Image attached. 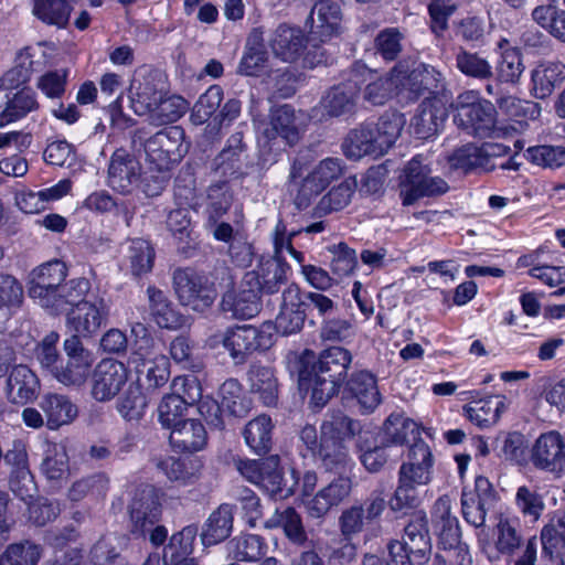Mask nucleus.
Masks as SVG:
<instances>
[{
  "label": "nucleus",
  "instance_id": "obj_1",
  "mask_svg": "<svg viewBox=\"0 0 565 565\" xmlns=\"http://www.w3.org/2000/svg\"><path fill=\"white\" fill-rule=\"evenodd\" d=\"M351 362L352 354L349 350L331 347L320 353L308 376L300 374V386L311 390V402L316 406H323L339 392L347 380Z\"/></svg>",
  "mask_w": 565,
  "mask_h": 565
},
{
  "label": "nucleus",
  "instance_id": "obj_2",
  "mask_svg": "<svg viewBox=\"0 0 565 565\" xmlns=\"http://www.w3.org/2000/svg\"><path fill=\"white\" fill-rule=\"evenodd\" d=\"M343 162L339 158H326L312 166L295 160L290 168L287 186L297 207L309 206L313 199L343 174Z\"/></svg>",
  "mask_w": 565,
  "mask_h": 565
},
{
  "label": "nucleus",
  "instance_id": "obj_3",
  "mask_svg": "<svg viewBox=\"0 0 565 565\" xmlns=\"http://www.w3.org/2000/svg\"><path fill=\"white\" fill-rule=\"evenodd\" d=\"M434 456L424 440L415 441L409 448L407 460L398 470V486L391 500L393 510L412 508L417 504L416 488L431 481Z\"/></svg>",
  "mask_w": 565,
  "mask_h": 565
},
{
  "label": "nucleus",
  "instance_id": "obj_4",
  "mask_svg": "<svg viewBox=\"0 0 565 565\" xmlns=\"http://www.w3.org/2000/svg\"><path fill=\"white\" fill-rule=\"evenodd\" d=\"M360 429V424L342 413H335L321 426L320 447L317 452L330 471H341L351 466L352 459L347 443Z\"/></svg>",
  "mask_w": 565,
  "mask_h": 565
},
{
  "label": "nucleus",
  "instance_id": "obj_5",
  "mask_svg": "<svg viewBox=\"0 0 565 565\" xmlns=\"http://www.w3.org/2000/svg\"><path fill=\"white\" fill-rule=\"evenodd\" d=\"M456 115L454 121L458 128L479 138H501L507 128L498 126L497 110L492 103L479 98L473 90L465 92L454 104Z\"/></svg>",
  "mask_w": 565,
  "mask_h": 565
},
{
  "label": "nucleus",
  "instance_id": "obj_6",
  "mask_svg": "<svg viewBox=\"0 0 565 565\" xmlns=\"http://www.w3.org/2000/svg\"><path fill=\"white\" fill-rule=\"evenodd\" d=\"M429 167L422 154L415 156L404 168L401 181L403 205H413L425 196L444 194L448 184L440 177H431Z\"/></svg>",
  "mask_w": 565,
  "mask_h": 565
},
{
  "label": "nucleus",
  "instance_id": "obj_7",
  "mask_svg": "<svg viewBox=\"0 0 565 565\" xmlns=\"http://www.w3.org/2000/svg\"><path fill=\"white\" fill-rule=\"evenodd\" d=\"M397 94L416 99L426 92L436 93L443 87L441 74L433 66L417 62H401L393 68Z\"/></svg>",
  "mask_w": 565,
  "mask_h": 565
},
{
  "label": "nucleus",
  "instance_id": "obj_8",
  "mask_svg": "<svg viewBox=\"0 0 565 565\" xmlns=\"http://www.w3.org/2000/svg\"><path fill=\"white\" fill-rule=\"evenodd\" d=\"M183 130L178 126L158 131L143 145L146 160L158 171L169 170L186 153Z\"/></svg>",
  "mask_w": 565,
  "mask_h": 565
},
{
  "label": "nucleus",
  "instance_id": "obj_9",
  "mask_svg": "<svg viewBox=\"0 0 565 565\" xmlns=\"http://www.w3.org/2000/svg\"><path fill=\"white\" fill-rule=\"evenodd\" d=\"M166 90V81L161 73L147 65L136 68L128 89L135 114L146 116L161 100Z\"/></svg>",
  "mask_w": 565,
  "mask_h": 565
},
{
  "label": "nucleus",
  "instance_id": "obj_10",
  "mask_svg": "<svg viewBox=\"0 0 565 565\" xmlns=\"http://www.w3.org/2000/svg\"><path fill=\"white\" fill-rule=\"evenodd\" d=\"M110 301L104 297H95L70 308L66 312V326L72 337L89 338L105 326L110 315Z\"/></svg>",
  "mask_w": 565,
  "mask_h": 565
},
{
  "label": "nucleus",
  "instance_id": "obj_11",
  "mask_svg": "<svg viewBox=\"0 0 565 565\" xmlns=\"http://www.w3.org/2000/svg\"><path fill=\"white\" fill-rule=\"evenodd\" d=\"M209 343L212 348L222 343L234 360L242 362L247 354L269 348L271 345V334L253 326H242L213 335Z\"/></svg>",
  "mask_w": 565,
  "mask_h": 565
},
{
  "label": "nucleus",
  "instance_id": "obj_12",
  "mask_svg": "<svg viewBox=\"0 0 565 565\" xmlns=\"http://www.w3.org/2000/svg\"><path fill=\"white\" fill-rule=\"evenodd\" d=\"M237 468L246 480L258 486L275 499H286L292 493L291 487L282 486L279 459L276 456L260 460L239 461Z\"/></svg>",
  "mask_w": 565,
  "mask_h": 565
},
{
  "label": "nucleus",
  "instance_id": "obj_13",
  "mask_svg": "<svg viewBox=\"0 0 565 565\" xmlns=\"http://www.w3.org/2000/svg\"><path fill=\"white\" fill-rule=\"evenodd\" d=\"M65 361L52 369V376L63 385L79 386L87 380L94 363L93 353L76 337L64 341Z\"/></svg>",
  "mask_w": 565,
  "mask_h": 565
},
{
  "label": "nucleus",
  "instance_id": "obj_14",
  "mask_svg": "<svg viewBox=\"0 0 565 565\" xmlns=\"http://www.w3.org/2000/svg\"><path fill=\"white\" fill-rule=\"evenodd\" d=\"M173 285L180 302L194 311H204L216 298L206 279L189 268L174 271Z\"/></svg>",
  "mask_w": 565,
  "mask_h": 565
},
{
  "label": "nucleus",
  "instance_id": "obj_15",
  "mask_svg": "<svg viewBox=\"0 0 565 565\" xmlns=\"http://www.w3.org/2000/svg\"><path fill=\"white\" fill-rule=\"evenodd\" d=\"M220 397V404L203 402L199 406L200 413L214 427H223L221 413L224 411L236 417H242L249 411V402L244 397L243 388L236 380H227L221 385Z\"/></svg>",
  "mask_w": 565,
  "mask_h": 565
},
{
  "label": "nucleus",
  "instance_id": "obj_16",
  "mask_svg": "<svg viewBox=\"0 0 565 565\" xmlns=\"http://www.w3.org/2000/svg\"><path fill=\"white\" fill-rule=\"evenodd\" d=\"M129 379V371L122 362L104 359L95 367L90 379V395L97 402L114 399Z\"/></svg>",
  "mask_w": 565,
  "mask_h": 565
},
{
  "label": "nucleus",
  "instance_id": "obj_17",
  "mask_svg": "<svg viewBox=\"0 0 565 565\" xmlns=\"http://www.w3.org/2000/svg\"><path fill=\"white\" fill-rule=\"evenodd\" d=\"M450 95L441 93L426 98L419 106V111L411 122L414 135L418 139H428L436 135L448 117Z\"/></svg>",
  "mask_w": 565,
  "mask_h": 565
},
{
  "label": "nucleus",
  "instance_id": "obj_18",
  "mask_svg": "<svg viewBox=\"0 0 565 565\" xmlns=\"http://www.w3.org/2000/svg\"><path fill=\"white\" fill-rule=\"evenodd\" d=\"M289 266L281 257H260L256 267L246 273L244 284L265 294L277 292L287 281Z\"/></svg>",
  "mask_w": 565,
  "mask_h": 565
},
{
  "label": "nucleus",
  "instance_id": "obj_19",
  "mask_svg": "<svg viewBox=\"0 0 565 565\" xmlns=\"http://www.w3.org/2000/svg\"><path fill=\"white\" fill-rule=\"evenodd\" d=\"M531 460L539 469L562 473L565 467L564 437L556 430L540 435L533 445Z\"/></svg>",
  "mask_w": 565,
  "mask_h": 565
},
{
  "label": "nucleus",
  "instance_id": "obj_20",
  "mask_svg": "<svg viewBox=\"0 0 565 565\" xmlns=\"http://www.w3.org/2000/svg\"><path fill=\"white\" fill-rule=\"evenodd\" d=\"M307 302L298 285H289L282 292L280 311L275 320L278 333L289 335L299 332L306 320Z\"/></svg>",
  "mask_w": 565,
  "mask_h": 565
},
{
  "label": "nucleus",
  "instance_id": "obj_21",
  "mask_svg": "<svg viewBox=\"0 0 565 565\" xmlns=\"http://www.w3.org/2000/svg\"><path fill=\"white\" fill-rule=\"evenodd\" d=\"M160 503L151 488H145L134 498L130 505V532L135 536L145 537L159 521Z\"/></svg>",
  "mask_w": 565,
  "mask_h": 565
},
{
  "label": "nucleus",
  "instance_id": "obj_22",
  "mask_svg": "<svg viewBox=\"0 0 565 565\" xmlns=\"http://www.w3.org/2000/svg\"><path fill=\"white\" fill-rule=\"evenodd\" d=\"M351 491L352 480L350 478H335L328 486L318 490L313 497L305 500V510L310 518L320 519L347 499Z\"/></svg>",
  "mask_w": 565,
  "mask_h": 565
},
{
  "label": "nucleus",
  "instance_id": "obj_23",
  "mask_svg": "<svg viewBox=\"0 0 565 565\" xmlns=\"http://www.w3.org/2000/svg\"><path fill=\"white\" fill-rule=\"evenodd\" d=\"M67 276L64 263L54 260L41 265L33 271L30 297L40 306L50 305L49 298L56 291Z\"/></svg>",
  "mask_w": 565,
  "mask_h": 565
},
{
  "label": "nucleus",
  "instance_id": "obj_24",
  "mask_svg": "<svg viewBox=\"0 0 565 565\" xmlns=\"http://www.w3.org/2000/svg\"><path fill=\"white\" fill-rule=\"evenodd\" d=\"M141 178L138 160L122 149L116 150L108 167V184L122 194L130 193Z\"/></svg>",
  "mask_w": 565,
  "mask_h": 565
},
{
  "label": "nucleus",
  "instance_id": "obj_25",
  "mask_svg": "<svg viewBox=\"0 0 565 565\" xmlns=\"http://www.w3.org/2000/svg\"><path fill=\"white\" fill-rule=\"evenodd\" d=\"M353 79L358 81V87L364 83L363 97L372 105H383L388 100L393 93L397 94L396 79L393 70L386 76H380L375 71L369 70L364 65H356L352 70Z\"/></svg>",
  "mask_w": 565,
  "mask_h": 565
},
{
  "label": "nucleus",
  "instance_id": "obj_26",
  "mask_svg": "<svg viewBox=\"0 0 565 565\" xmlns=\"http://www.w3.org/2000/svg\"><path fill=\"white\" fill-rule=\"evenodd\" d=\"M438 531V544L441 548L436 554L435 562H448L458 565H472V558L468 545L460 540V527L458 520H450V523L436 526Z\"/></svg>",
  "mask_w": 565,
  "mask_h": 565
},
{
  "label": "nucleus",
  "instance_id": "obj_27",
  "mask_svg": "<svg viewBox=\"0 0 565 565\" xmlns=\"http://www.w3.org/2000/svg\"><path fill=\"white\" fill-rule=\"evenodd\" d=\"M40 392L36 374L26 365H15L9 373L6 385L8 399L13 404L24 405L32 402Z\"/></svg>",
  "mask_w": 565,
  "mask_h": 565
},
{
  "label": "nucleus",
  "instance_id": "obj_28",
  "mask_svg": "<svg viewBox=\"0 0 565 565\" xmlns=\"http://www.w3.org/2000/svg\"><path fill=\"white\" fill-rule=\"evenodd\" d=\"M72 189L68 179L60 180L56 184L40 191L21 190L15 194V204L20 211L26 214H35L44 211L50 202L65 196Z\"/></svg>",
  "mask_w": 565,
  "mask_h": 565
},
{
  "label": "nucleus",
  "instance_id": "obj_29",
  "mask_svg": "<svg viewBox=\"0 0 565 565\" xmlns=\"http://www.w3.org/2000/svg\"><path fill=\"white\" fill-rule=\"evenodd\" d=\"M140 380H143L148 390H157L163 386L170 376V363L160 351L154 350L138 359H129Z\"/></svg>",
  "mask_w": 565,
  "mask_h": 565
},
{
  "label": "nucleus",
  "instance_id": "obj_30",
  "mask_svg": "<svg viewBox=\"0 0 565 565\" xmlns=\"http://www.w3.org/2000/svg\"><path fill=\"white\" fill-rule=\"evenodd\" d=\"M399 542L413 554L414 559L418 564H423L428 559L431 545L427 527V518L424 513L413 515L405 526L403 541Z\"/></svg>",
  "mask_w": 565,
  "mask_h": 565
},
{
  "label": "nucleus",
  "instance_id": "obj_31",
  "mask_svg": "<svg viewBox=\"0 0 565 565\" xmlns=\"http://www.w3.org/2000/svg\"><path fill=\"white\" fill-rule=\"evenodd\" d=\"M264 136L268 140L281 138L289 146L296 145L300 139V131L295 110L287 105L274 109Z\"/></svg>",
  "mask_w": 565,
  "mask_h": 565
},
{
  "label": "nucleus",
  "instance_id": "obj_32",
  "mask_svg": "<svg viewBox=\"0 0 565 565\" xmlns=\"http://www.w3.org/2000/svg\"><path fill=\"white\" fill-rule=\"evenodd\" d=\"M242 282L238 288L228 290L222 299V308L228 311L237 319H249L255 317L259 311V297L258 290Z\"/></svg>",
  "mask_w": 565,
  "mask_h": 565
},
{
  "label": "nucleus",
  "instance_id": "obj_33",
  "mask_svg": "<svg viewBox=\"0 0 565 565\" xmlns=\"http://www.w3.org/2000/svg\"><path fill=\"white\" fill-rule=\"evenodd\" d=\"M360 88L358 81L350 78L332 87L321 99L320 106L329 117H338L350 113L354 105Z\"/></svg>",
  "mask_w": 565,
  "mask_h": 565
},
{
  "label": "nucleus",
  "instance_id": "obj_34",
  "mask_svg": "<svg viewBox=\"0 0 565 565\" xmlns=\"http://www.w3.org/2000/svg\"><path fill=\"white\" fill-rule=\"evenodd\" d=\"M305 35L298 28L279 25L270 40L274 54L284 62H294L305 49Z\"/></svg>",
  "mask_w": 565,
  "mask_h": 565
},
{
  "label": "nucleus",
  "instance_id": "obj_35",
  "mask_svg": "<svg viewBox=\"0 0 565 565\" xmlns=\"http://www.w3.org/2000/svg\"><path fill=\"white\" fill-rule=\"evenodd\" d=\"M348 386L364 413H372L382 402L377 380L369 371L353 373Z\"/></svg>",
  "mask_w": 565,
  "mask_h": 565
},
{
  "label": "nucleus",
  "instance_id": "obj_36",
  "mask_svg": "<svg viewBox=\"0 0 565 565\" xmlns=\"http://www.w3.org/2000/svg\"><path fill=\"white\" fill-rule=\"evenodd\" d=\"M169 429L170 444L182 451L195 452L206 444V430L200 420L185 419Z\"/></svg>",
  "mask_w": 565,
  "mask_h": 565
},
{
  "label": "nucleus",
  "instance_id": "obj_37",
  "mask_svg": "<svg viewBox=\"0 0 565 565\" xmlns=\"http://www.w3.org/2000/svg\"><path fill=\"white\" fill-rule=\"evenodd\" d=\"M40 407L46 417V425L50 429H57L63 425L71 424L77 416V407L71 399L62 394H44Z\"/></svg>",
  "mask_w": 565,
  "mask_h": 565
},
{
  "label": "nucleus",
  "instance_id": "obj_38",
  "mask_svg": "<svg viewBox=\"0 0 565 565\" xmlns=\"http://www.w3.org/2000/svg\"><path fill=\"white\" fill-rule=\"evenodd\" d=\"M504 409L505 397L495 395L471 401L463 406V414L472 424L484 428L495 424Z\"/></svg>",
  "mask_w": 565,
  "mask_h": 565
},
{
  "label": "nucleus",
  "instance_id": "obj_39",
  "mask_svg": "<svg viewBox=\"0 0 565 565\" xmlns=\"http://www.w3.org/2000/svg\"><path fill=\"white\" fill-rule=\"evenodd\" d=\"M147 294L151 317L160 328L178 330L189 324L188 318L171 306L162 291L149 287Z\"/></svg>",
  "mask_w": 565,
  "mask_h": 565
},
{
  "label": "nucleus",
  "instance_id": "obj_40",
  "mask_svg": "<svg viewBox=\"0 0 565 565\" xmlns=\"http://www.w3.org/2000/svg\"><path fill=\"white\" fill-rule=\"evenodd\" d=\"M73 4L66 0H32V15L41 23L65 29L70 22Z\"/></svg>",
  "mask_w": 565,
  "mask_h": 565
},
{
  "label": "nucleus",
  "instance_id": "obj_41",
  "mask_svg": "<svg viewBox=\"0 0 565 565\" xmlns=\"http://www.w3.org/2000/svg\"><path fill=\"white\" fill-rule=\"evenodd\" d=\"M564 79L565 64L558 61L542 62L532 71V92L536 98H546Z\"/></svg>",
  "mask_w": 565,
  "mask_h": 565
},
{
  "label": "nucleus",
  "instance_id": "obj_42",
  "mask_svg": "<svg viewBox=\"0 0 565 565\" xmlns=\"http://www.w3.org/2000/svg\"><path fill=\"white\" fill-rule=\"evenodd\" d=\"M310 20L312 33L322 39L331 36L340 28L341 9L338 3L331 0H319L311 10Z\"/></svg>",
  "mask_w": 565,
  "mask_h": 565
},
{
  "label": "nucleus",
  "instance_id": "obj_43",
  "mask_svg": "<svg viewBox=\"0 0 565 565\" xmlns=\"http://www.w3.org/2000/svg\"><path fill=\"white\" fill-rule=\"evenodd\" d=\"M89 290V281L85 278L72 279L65 284H62L56 291L49 298L50 305L42 306L45 309L51 310L53 313H60L77 306L79 302H84L85 295Z\"/></svg>",
  "mask_w": 565,
  "mask_h": 565
},
{
  "label": "nucleus",
  "instance_id": "obj_44",
  "mask_svg": "<svg viewBox=\"0 0 565 565\" xmlns=\"http://www.w3.org/2000/svg\"><path fill=\"white\" fill-rule=\"evenodd\" d=\"M233 529V509L230 504H221L206 520L201 540L205 546L215 545L227 539Z\"/></svg>",
  "mask_w": 565,
  "mask_h": 565
},
{
  "label": "nucleus",
  "instance_id": "obj_45",
  "mask_svg": "<svg viewBox=\"0 0 565 565\" xmlns=\"http://www.w3.org/2000/svg\"><path fill=\"white\" fill-rule=\"evenodd\" d=\"M248 383L250 392L257 395L264 405H276L278 382L270 367L253 365L248 372Z\"/></svg>",
  "mask_w": 565,
  "mask_h": 565
},
{
  "label": "nucleus",
  "instance_id": "obj_46",
  "mask_svg": "<svg viewBox=\"0 0 565 565\" xmlns=\"http://www.w3.org/2000/svg\"><path fill=\"white\" fill-rule=\"evenodd\" d=\"M419 435L416 422L399 413L391 414L383 425L382 444L387 447L403 446L409 437Z\"/></svg>",
  "mask_w": 565,
  "mask_h": 565
},
{
  "label": "nucleus",
  "instance_id": "obj_47",
  "mask_svg": "<svg viewBox=\"0 0 565 565\" xmlns=\"http://www.w3.org/2000/svg\"><path fill=\"white\" fill-rule=\"evenodd\" d=\"M4 460L14 468L13 473H18L25 481L24 491L18 487V482L15 480L10 481L11 490L22 500L32 498L35 488L31 473L28 469V454L25 446L21 441H15L12 449L8 450L4 455Z\"/></svg>",
  "mask_w": 565,
  "mask_h": 565
},
{
  "label": "nucleus",
  "instance_id": "obj_48",
  "mask_svg": "<svg viewBox=\"0 0 565 565\" xmlns=\"http://www.w3.org/2000/svg\"><path fill=\"white\" fill-rule=\"evenodd\" d=\"M404 125V116L397 113H386L376 124H369L370 130L374 132L375 145H377L382 156L398 139Z\"/></svg>",
  "mask_w": 565,
  "mask_h": 565
},
{
  "label": "nucleus",
  "instance_id": "obj_49",
  "mask_svg": "<svg viewBox=\"0 0 565 565\" xmlns=\"http://www.w3.org/2000/svg\"><path fill=\"white\" fill-rule=\"evenodd\" d=\"M196 529L186 526L173 534L163 551L164 565H183L185 561H195L189 557L193 552Z\"/></svg>",
  "mask_w": 565,
  "mask_h": 565
},
{
  "label": "nucleus",
  "instance_id": "obj_50",
  "mask_svg": "<svg viewBox=\"0 0 565 565\" xmlns=\"http://www.w3.org/2000/svg\"><path fill=\"white\" fill-rule=\"evenodd\" d=\"M38 109L39 103L35 92L23 88L7 102L4 109L0 113V128L20 120Z\"/></svg>",
  "mask_w": 565,
  "mask_h": 565
},
{
  "label": "nucleus",
  "instance_id": "obj_51",
  "mask_svg": "<svg viewBox=\"0 0 565 565\" xmlns=\"http://www.w3.org/2000/svg\"><path fill=\"white\" fill-rule=\"evenodd\" d=\"M342 147L349 159L358 160L364 156H382L377 145H375L374 132L370 130L369 125L350 131Z\"/></svg>",
  "mask_w": 565,
  "mask_h": 565
},
{
  "label": "nucleus",
  "instance_id": "obj_52",
  "mask_svg": "<svg viewBox=\"0 0 565 565\" xmlns=\"http://www.w3.org/2000/svg\"><path fill=\"white\" fill-rule=\"evenodd\" d=\"M358 188L355 177H348L338 185L332 186L319 201L318 209L322 213L342 211L352 201Z\"/></svg>",
  "mask_w": 565,
  "mask_h": 565
},
{
  "label": "nucleus",
  "instance_id": "obj_53",
  "mask_svg": "<svg viewBox=\"0 0 565 565\" xmlns=\"http://www.w3.org/2000/svg\"><path fill=\"white\" fill-rule=\"evenodd\" d=\"M227 550L233 559L256 562L266 554L267 545L259 535L242 534L228 542Z\"/></svg>",
  "mask_w": 565,
  "mask_h": 565
},
{
  "label": "nucleus",
  "instance_id": "obj_54",
  "mask_svg": "<svg viewBox=\"0 0 565 565\" xmlns=\"http://www.w3.org/2000/svg\"><path fill=\"white\" fill-rule=\"evenodd\" d=\"M271 418L259 415L249 420L243 431L246 445L256 454H265L271 446Z\"/></svg>",
  "mask_w": 565,
  "mask_h": 565
},
{
  "label": "nucleus",
  "instance_id": "obj_55",
  "mask_svg": "<svg viewBox=\"0 0 565 565\" xmlns=\"http://www.w3.org/2000/svg\"><path fill=\"white\" fill-rule=\"evenodd\" d=\"M189 109V103L179 95H164L161 100L147 114L153 125H167L180 119Z\"/></svg>",
  "mask_w": 565,
  "mask_h": 565
},
{
  "label": "nucleus",
  "instance_id": "obj_56",
  "mask_svg": "<svg viewBox=\"0 0 565 565\" xmlns=\"http://www.w3.org/2000/svg\"><path fill=\"white\" fill-rule=\"evenodd\" d=\"M451 170L468 172L470 170L481 168L489 169L490 157L482 149L475 145H466L455 150L447 158Z\"/></svg>",
  "mask_w": 565,
  "mask_h": 565
},
{
  "label": "nucleus",
  "instance_id": "obj_57",
  "mask_svg": "<svg viewBox=\"0 0 565 565\" xmlns=\"http://www.w3.org/2000/svg\"><path fill=\"white\" fill-rule=\"evenodd\" d=\"M550 4L539 6L532 11L533 20L553 38L565 43V11L556 8L557 0Z\"/></svg>",
  "mask_w": 565,
  "mask_h": 565
},
{
  "label": "nucleus",
  "instance_id": "obj_58",
  "mask_svg": "<svg viewBox=\"0 0 565 565\" xmlns=\"http://www.w3.org/2000/svg\"><path fill=\"white\" fill-rule=\"evenodd\" d=\"M233 194L225 182L212 184L207 189V202L205 207L206 224L215 225L230 210Z\"/></svg>",
  "mask_w": 565,
  "mask_h": 565
},
{
  "label": "nucleus",
  "instance_id": "obj_59",
  "mask_svg": "<svg viewBox=\"0 0 565 565\" xmlns=\"http://www.w3.org/2000/svg\"><path fill=\"white\" fill-rule=\"evenodd\" d=\"M153 259L154 250L148 241L136 238L130 242L125 260L134 276L149 273L152 269Z\"/></svg>",
  "mask_w": 565,
  "mask_h": 565
},
{
  "label": "nucleus",
  "instance_id": "obj_60",
  "mask_svg": "<svg viewBox=\"0 0 565 565\" xmlns=\"http://www.w3.org/2000/svg\"><path fill=\"white\" fill-rule=\"evenodd\" d=\"M265 524L270 529L282 527L285 534L294 543L301 544L307 539L301 518L294 508L276 510Z\"/></svg>",
  "mask_w": 565,
  "mask_h": 565
},
{
  "label": "nucleus",
  "instance_id": "obj_61",
  "mask_svg": "<svg viewBox=\"0 0 565 565\" xmlns=\"http://www.w3.org/2000/svg\"><path fill=\"white\" fill-rule=\"evenodd\" d=\"M42 473L52 481L66 478L68 473V456L66 449L60 444H47L41 463Z\"/></svg>",
  "mask_w": 565,
  "mask_h": 565
},
{
  "label": "nucleus",
  "instance_id": "obj_62",
  "mask_svg": "<svg viewBox=\"0 0 565 565\" xmlns=\"http://www.w3.org/2000/svg\"><path fill=\"white\" fill-rule=\"evenodd\" d=\"M507 44V40H502L498 44L501 50V56L498 61L497 74L501 82L515 83L524 71L522 56L515 47H504Z\"/></svg>",
  "mask_w": 565,
  "mask_h": 565
},
{
  "label": "nucleus",
  "instance_id": "obj_63",
  "mask_svg": "<svg viewBox=\"0 0 565 565\" xmlns=\"http://www.w3.org/2000/svg\"><path fill=\"white\" fill-rule=\"evenodd\" d=\"M116 407L126 422L138 423L145 415L147 401L140 387L130 384L118 399Z\"/></svg>",
  "mask_w": 565,
  "mask_h": 565
},
{
  "label": "nucleus",
  "instance_id": "obj_64",
  "mask_svg": "<svg viewBox=\"0 0 565 565\" xmlns=\"http://www.w3.org/2000/svg\"><path fill=\"white\" fill-rule=\"evenodd\" d=\"M525 159L544 169H557L565 166V148L562 146L540 145L529 147Z\"/></svg>",
  "mask_w": 565,
  "mask_h": 565
}]
</instances>
